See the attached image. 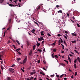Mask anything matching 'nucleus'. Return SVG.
<instances>
[{
    "mask_svg": "<svg viewBox=\"0 0 80 80\" xmlns=\"http://www.w3.org/2000/svg\"><path fill=\"white\" fill-rule=\"evenodd\" d=\"M9 70L11 73H13V72L15 71V70L14 69H12V68H10L9 69Z\"/></svg>",
    "mask_w": 80,
    "mask_h": 80,
    "instance_id": "1",
    "label": "nucleus"
},
{
    "mask_svg": "<svg viewBox=\"0 0 80 80\" xmlns=\"http://www.w3.org/2000/svg\"><path fill=\"white\" fill-rule=\"evenodd\" d=\"M27 57L26 56L25 58L24 59V60L23 61V63L24 64V63H25L27 62Z\"/></svg>",
    "mask_w": 80,
    "mask_h": 80,
    "instance_id": "2",
    "label": "nucleus"
},
{
    "mask_svg": "<svg viewBox=\"0 0 80 80\" xmlns=\"http://www.w3.org/2000/svg\"><path fill=\"white\" fill-rule=\"evenodd\" d=\"M40 7L39 6L37 8L36 11H38V10H40Z\"/></svg>",
    "mask_w": 80,
    "mask_h": 80,
    "instance_id": "3",
    "label": "nucleus"
},
{
    "mask_svg": "<svg viewBox=\"0 0 80 80\" xmlns=\"http://www.w3.org/2000/svg\"><path fill=\"white\" fill-rule=\"evenodd\" d=\"M16 60H17V61H20V60H21V58H16Z\"/></svg>",
    "mask_w": 80,
    "mask_h": 80,
    "instance_id": "4",
    "label": "nucleus"
},
{
    "mask_svg": "<svg viewBox=\"0 0 80 80\" xmlns=\"http://www.w3.org/2000/svg\"><path fill=\"white\" fill-rule=\"evenodd\" d=\"M71 42L72 43H75L77 42V41L76 40L71 41Z\"/></svg>",
    "mask_w": 80,
    "mask_h": 80,
    "instance_id": "5",
    "label": "nucleus"
},
{
    "mask_svg": "<svg viewBox=\"0 0 80 80\" xmlns=\"http://www.w3.org/2000/svg\"><path fill=\"white\" fill-rule=\"evenodd\" d=\"M72 36H75V37L77 36L76 33H72Z\"/></svg>",
    "mask_w": 80,
    "mask_h": 80,
    "instance_id": "6",
    "label": "nucleus"
},
{
    "mask_svg": "<svg viewBox=\"0 0 80 80\" xmlns=\"http://www.w3.org/2000/svg\"><path fill=\"white\" fill-rule=\"evenodd\" d=\"M37 47H38L39 46H40V43H38V42H37V44H36Z\"/></svg>",
    "mask_w": 80,
    "mask_h": 80,
    "instance_id": "7",
    "label": "nucleus"
},
{
    "mask_svg": "<svg viewBox=\"0 0 80 80\" xmlns=\"http://www.w3.org/2000/svg\"><path fill=\"white\" fill-rule=\"evenodd\" d=\"M77 60H78V62H79V63H80V57H78L77 58Z\"/></svg>",
    "mask_w": 80,
    "mask_h": 80,
    "instance_id": "8",
    "label": "nucleus"
},
{
    "mask_svg": "<svg viewBox=\"0 0 80 80\" xmlns=\"http://www.w3.org/2000/svg\"><path fill=\"white\" fill-rule=\"evenodd\" d=\"M37 50L38 52H42V48H41L40 49H38Z\"/></svg>",
    "mask_w": 80,
    "mask_h": 80,
    "instance_id": "9",
    "label": "nucleus"
},
{
    "mask_svg": "<svg viewBox=\"0 0 80 80\" xmlns=\"http://www.w3.org/2000/svg\"><path fill=\"white\" fill-rule=\"evenodd\" d=\"M68 60L69 62H70V63H71V59H70V58L69 56H68Z\"/></svg>",
    "mask_w": 80,
    "mask_h": 80,
    "instance_id": "10",
    "label": "nucleus"
},
{
    "mask_svg": "<svg viewBox=\"0 0 80 80\" xmlns=\"http://www.w3.org/2000/svg\"><path fill=\"white\" fill-rule=\"evenodd\" d=\"M8 5L10 6V7H15V5L12 4H9Z\"/></svg>",
    "mask_w": 80,
    "mask_h": 80,
    "instance_id": "11",
    "label": "nucleus"
},
{
    "mask_svg": "<svg viewBox=\"0 0 80 80\" xmlns=\"http://www.w3.org/2000/svg\"><path fill=\"white\" fill-rule=\"evenodd\" d=\"M34 22L35 24L38 25V27H39V25H38V23L37 22H36L34 21Z\"/></svg>",
    "mask_w": 80,
    "mask_h": 80,
    "instance_id": "12",
    "label": "nucleus"
},
{
    "mask_svg": "<svg viewBox=\"0 0 80 80\" xmlns=\"http://www.w3.org/2000/svg\"><path fill=\"white\" fill-rule=\"evenodd\" d=\"M74 52L76 53H78V55H79V53H78V52L76 50H74Z\"/></svg>",
    "mask_w": 80,
    "mask_h": 80,
    "instance_id": "13",
    "label": "nucleus"
},
{
    "mask_svg": "<svg viewBox=\"0 0 80 80\" xmlns=\"http://www.w3.org/2000/svg\"><path fill=\"white\" fill-rule=\"evenodd\" d=\"M58 13H62V11L60 10L58 11Z\"/></svg>",
    "mask_w": 80,
    "mask_h": 80,
    "instance_id": "14",
    "label": "nucleus"
},
{
    "mask_svg": "<svg viewBox=\"0 0 80 80\" xmlns=\"http://www.w3.org/2000/svg\"><path fill=\"white\" fill-rule=\"evenodd\" d=\"M32 73L33 74H35L36 73V72H35V70H33V72H32Z\"/></svg>",
    "mask_w": 80,
    "mask_h": 80,
    "instance_id": "15",
    "label": "nucleus"
},
{
    "mask_svg": "<svg viewBox=\"0 0 80 80\" xmlns=\"http://www.w3.org/2000/svg\"><path fill=\"white\" fill-rule=\"evenodd\" d=\"M41 35H44V34H43V31H42L41 32Z\"/></svg>",
    "mask_w": 80,
    "mask_h": 80,
    "instance_id": "16",
    "label": "nucleus"
},
{
    "mask_svg": "<svg viewBox=\"0 0 80 80\" xmlns=\"http://www.w3.org/2000/svg\"><path fill=\"white\" fill-rule=\"evenodd\" d=\"M51 56L52 58H55V57H54V53H53V54H52L51 55Z\"/></svg>",
    "mask_w": 80,
    "mask_h": 80,
    "instance_id": "17",
    "label": "nucleus"
},
{
    "mask_svg": "<svg viewBox=\"0 0 80 80\" xmlns=\"http://www.w3.org/2000/svg\"><path fill=\"white\" fill-rule=\"evenodd\" d=\"M32 50H31L30 52L29 53V55L31 56V55H32Z\"/></svg>",
    "mask_w": 80,
    "mask_h": 80,
    "instance_id": "18",
    "label": "nucleus"
},
{
    "mask_svg": "<svg viewBox=\"0 0 80 80\" xmlns=\"http://www.w3.org/2000/svg\"><path fill=\"white\" fill-rule=\"evenodd\" d=\"M4 0H0V3H2L3 2Z\"/></svg>",
    "mask_w": 80,
    "mask_h": 80,
    "instance_id": "19",
    "label": "nucleus"
},
{
    "mask_svg": "<svg viewBox=\"0 0 80 80\" xmlns=\"http://www.w3.org/2000/svg\"><path fill=\"white\" fill-rule=\"evenodd\" d=\"M16 42L18 43V45H20V43H19V41L18 40H16Z\"/></svg>",
    "mask_w": 80,
    "mask_h": 80,
    "instance_id": "20",
    "label": "nucleus"
},
{
    "mask_svg": "<svg viewBox=\"0 0 80 80\" xmlns=\"http://www.w3.org/2000/svg\"><path fill=\"white\" fill-rule=\"evenodd\" d=\"M20 48H18V49H17L16 50V52H18V51H20Z\"/></svg>",
    "mask_w": 80,
    "mask_h": 80,
    "instance_id": "21",
    "label": "nucleus"
},
{
    "mask_svg": "<svg viewBox=\"0 0 80 80\" xmlns=\"http://www.w3.org/2000/svg\"><path fill=\"white\" fill-rule=\"evenodd\" d=\"M58 43H59L58 45H60V44H61V42H60V40H59V41L58 42Z\"/></svg>",
    "mask_w": 80,
    "mask_h": 80,
    "instance_id": "22",
    "label": "nucleus"
},
{
    "mask_svg": "<svg viewBox=\"0 0 80 80\" xmlns=\"http://www.w3.org/2000/svg\"><path fill=\"white\" fill-rule=\"evenodd\" d=\"M63 43H64V44H65V45H66L67 47V43H66V42H65V41H63Z\"/></svg>",
    "mask_w": 80,
    "mask_h": 80,
    "instance_id": "23",
    "label": "nucleus"
},
{
    "mask_svg": "<svg viewBox=\"0 0 80 80\" xmlns=\"http://www.w3.org/2000/svg\"><path fill=\"white\" fill-rule=\"evenodd\" d=\"M12 46L13 47L14 49L15 50V49H16V47H15V45L13 44H12Z\"/></svg>",
    "mask_w": 80,
    "mask_h": 80,
    "instance_id": "24",
    "label": "nucleus"
},
{
    "mask_svg": "<svg viewBox=\"0 0 80 80\" xmlns=\"http://www.w3.org/2000/svg\"><path fill=\"white\" fill-rule=\"evenodd\" d=\"M40 74H41V75H45V73H44L42 72H40Z\"/></svg>",
    "mask_w": 80,
    "mask_h": 80,
    "instance_id": "25",
    "label": "nucleus"
},
{
    "mask_svg": "<svg viewBox=\"0 0 80 80\" xmlns=\"http://www.w3.org/2000/svg\"><path fill=\"white\" fill-rule=\"evenodd\" d=\"M75 3V1L74 0L72 2V4H73V3Z\"/></svg>",
    "mask_w": 80,
    "mask_h": 80,
    "instance_id": "26",
    "label": "nucleus"
},
{
    "mask_svg": "<svg viewBox=\"0 0 80 80\" xmlns=\"http://www.w3.org/2000/svg\"><path fill=\"white\" fill-rule=\"evenodd\" d=\"M40 38L41 39V40H44V38H43V37H40Z\"/></svg>",
    "mask_w": 80,
    "mask_h": 80,
    "instance_id": "27",
    "label": "nucleus"
},
{
    "mask_svg": "<svg viewBox=\"0 0 80 80\" xmlns=\"http://www.w3.org/2000/svg\"><path fill=\"white\" fill-rule=\"evenodd\" d=\"M54 57H55V58H58V57L57 55H55Z\"/></svg>",
    "mask_w": 80,
    "mask_h": 80,
    "instance_id": "28",
    "label": "nucleus"
},
{
    "mask_svg": "<svg viewBox=\"0 0 80 80\" xmlns=\"http://www.w3.org/2000/svg\"><path fill=\"white\" fill-rule=\"evenodd\" d=\"M29 42H28V41L27 42V46H29Z\"/></svg>",
    "mask_w": 80,
    "mask_h": 80,
    "instance_id": "29",
    "label": "nucleus"
},
{
    "mask_svg": "<svg viewBox=\"0 0 80 80\" xmlns=\"http://www.w3.org/2000/svg\"><path fill=\"white\" fill-rule=\"evenodd\" d=\"M77 59H76L74 61V63H77Z\"/></svg>",
    "mask_w": 80,
    "mask_h": 80,
    "instance_id": "30",
    "label": "nucleus"
},
{
    "mask_svg": "<svg viewBox=\"0 0 80 80\" xmlns=\"http://www.w3.org/2000/svg\"><path fill=\"white\" fill-rule=\"evenodd\" d=\"M75 68H77V65L76 64H74Z\"/></svg>",
    "mask_w": 80,
    "mask_h": 80,
    "instance_id": "31",
    "label": "nucleus"
},
{
    "mask_svg": "<svg viewBox=\"0 0 80 80\" xmlns=\"http://www.w3.org/2000/svg\"><path fill=\"white\" fill-rule=\"evenodd\" d=\"M64 62H66V63H67V64H68V61L66 60H64Z\"/></svg>",
    "mask_w": 80,
    "mask_h": 80,
    "instance_id": "32",
    "label": "nucleus"
},
{
    "mask_svg": "<svg viewBox=\"0 0 80 80\" xmlns=\"http://www.w3.org/2000/svg\"><path fill=\"white\" fill-rule=\"evenodd\" d=\"M36 46L35 45H34L33 46V50H35V48Z\"/></svg>",
    "mask_w": 80,
    "mask_h": 80,
    "instance_id": "33",
    "label": "nucleus"
},
{
    "mask_svg": "<svg viewBox=\"0 0 80 80\" xmlns=\"http://www.w3.org/2000/svg\"><path fill=\"white\" fill-rule=\"evenodd\" d=\"M38 63H40V60H38Z\"/></svg>",
    "mask_w": 80,
    "mask_h": 80,
    "instance_id": "34",
    "label": "nucleus"
},
{
    "mask_svg": "<svg viewBox=\"0 0 80 80\" xmlns=\"http://www.w3.org/2000/svg\"><path fill=\"white\" fill-rule=\"evenodd\" d=\"M8 22L9 23H11V19H9Z\"/></svg>",
    "mask_w": 80,
    "mask_h": 80,
    "instance_id": "35",
    "label": "nucleus"
},
{
    "mask_svg": "<svg viewBox=\"0 0 80 80\" xmlns=\"http://www.w3.org/2000/svg\"><path fill=\"white\" fill-rule=\"evenodd\" d=\"M77 27H80V25L78 23L77 24Z\"/></svg>",
    "mask_w": 80,
    "mask_h": 80,
    "instance_id": "36",
    "label": "nucleus"
},
{
    "mask_svg": "<svg viewBox=\"0 0 80 80\" xmlns=\"http://www.w3.org/2000/svg\"><path fill=\"white\" fill-rule=\"evenodd\" d=\"M15 66V64H13L11 67H13Z\"/></svg>",
    "mask_w": 80,
    "mask_h": 80,
    "instance_id": "37",
    "label": "nucleus"
},
{
    "mask_svg": "<svg viewBox=\"0 0 80 80\" xmlns=\"http://www.w3.org/2000/svg\"><path fill=\"white\" fill-rule=\"evenodd\" d=\"M31 69V68L30 67H29L28 68V70H30V69Z\"/></svg>",
    "mask_w": 80,
    "mask_h": 80,
    "instance_id": "38",
    "label": "nucleus"
},
{
    "mask_svg": "<svg viewBox=\"0 0 80 80\" xmlns=\"http://www.w3.org/2000/svg\"><path fill=\"white\" fill-rule=\"evenodd\" d=\"M64 74H62V75L60 76V78H62V77H63V75H64Z\"/></svg>",
    "mask_w": 80,
    "mask_h": 80,
    "instance_id": "39",
    "label": "nucleus"
},
{
    "mask_svg": "<svg viewBox=\"0 0 80 80\" xmlns=\"http://www.w3.org/2000/svg\"><path fill=\"white\" fill-rule=\"evenodd\" d=\"M60 40H61V42L62 43H63V40H62V38H60Z\"/></svg>",
    "mask_w": 80,
    "mask_h": 80,
    "instance_id": "40",
    "label": "nucleus"
},
{
    "mask_svg": "<svg viewBox=\"0 0 80 80\" xmlns=\"http://www.w3.org/2000/svg\"><path fill=\"white\" fill-rule=\"evenodd\" d=\"M21 70H22V72H25V70L23 69H22V68H21Z\"/></svg>",
    "mask_w": 80,
    "mask_h": 80,
    "instance_id": "41",
    "label": "nucleus"
},
{
    "mask_svg": "<svg viewBox=\"0 0 80 80\" xmlns=\"http://www.w3.org/2000/svg\"><path fill=\"white\" fill-rule=\"evenodd\" d=\"M61 36H62V35H60V34H58L57 36L58 37H61Z\"/></svg>",
    "mask_w": 80,
    "mask_h": 80,
    "instance_id": "42",
    "label": "nucleus"
},
{
    "mask_svg": "<svg viewBox=\"0 0 80 80\" xmlns=\"http://www.w3.org/2000/svg\"><path fill=\"white\" fill-rule=\"evenodd\" d=\"M78 74H77V72H75V76H77Z\"/></svg>",
    "mask_w": 80,
    "mask_h": 80,
    "instance_id": "43",
    "label": "nucleus"
},
{
    "mask_svg": "<svg viewBox=\"0 0 80 80\" xmlns=\"http://www.w3.org/2000/svg\"><path fill=\"white\" fill-rule=\"evenodd\" d=\"M4 68H3V66H1V70H3Z\"/></svg>",
    "mask_w": 80,
    "mask_h": 80,
    "instance_id": "44",
    "label": "nucleus"
},
{
    "mask_svg": "<svg viewBox=\"0 0 80 80\" xmlns=\"http://www.w3.org/2000/svg\"><path fill=\"white\" fill-rule=\"evenodd\" d=\"M42 69H43V70H45V71H47V69H45V68H42Z\"/></svg>",
    "mask_w": 80,
    "mask_h": 80,
    "instance_id": "45",
    "label": "nucleus"
},
{
    "mask_svg": "<svg viewBox=\"0 0 80 80\" xmlns=\"http://www.w3.org/2000/svg\"><path fill=\"white\" fill-rule=\"evenodd\" d=\"M48 36H50V37H51V35H50L49 33H48Z\"/></svg>",
    "mask_w": 80,
    "mask_h": 80,
    "instance_id": "46",
    "label": "nucleus"
},
{
    "mask_svg": "<svg viewBox=\"0 0 80 80\" xmlns=\"http://www.w3.org/2000/svg\"><path fill=\"white\" fill-rule=\"evenodd\" d=\"M38 39L39 41H41V39L40 38H38Z\"/></svg>",
    "mask_w": 80,
    "mask_h": 80,
    "instance_id": "47",
    "label": "nucleus"
},
{
    "mask_svg": "<svg viewBox=\"0 0 80 80\" xmlns=\"http://www.w3.org/2000/svg\"><path fill=\"white\" fill-rule=\"evenodd\" d=\"M53 52H56V49H53Z\"/></svg>",
    "mask_w": 80,
    "mask_h": 80,
    "instance_id": "48",
    "label": "nucleus"
},
{
    "mask_svg": "<svg viewBox=\"0 0 80 80\" xmlns=\"http://www.w3.org/2000/svg\"><path fill=\"white\" fill-rule=\"evenodd\" d=\"M55 45V43H53L52 44V45L53 46V45Z\"/></svg>",
    "mask_w": 80,
    "mask_h": 80,
    "instance_id": "49",
    "label": "nucleus"
},
{
    "mask_svg": "<svg viewBox=\"0 0 80 80\" xmlns=\"http://www.w3.org/2000/svg\"><path fill=\"white\" fill-rule=\"evenodd\" d=\"M59 7L60 6L58 5H57L56 6V7H57V8H58V7Z\"/></svg>",
    "mask_w": 80,
    "mask_h": 80,
    "instance_id": "50",
    "label": "nucleus"
},
{
    "mask_svg": "<svg viewBox=\"0 0 80 80\" xmlns=\"http://www.w3.org/2000/svg\"><path fill=\"white\" fill-rule=\"evenodd\" d=\"M44 42H45V41H43L42 42V45H43V43H44Z\"/></svg>",
    "mask_w": 80,
    "mask_h": 80,
    "instance_id": "51",
    "label": "nucleus"
},
{
    "mask_svg": "<svg viewBox=\"0 0 80 80\" xmlns=\"http://www.w3.org/2000/svg\"><path fill=\"white\" fill-rule=\"evenodd\" d=\"M64 32L65 33H67V34L68 33V32H67V31H65Z\"/></svg>",
    "mask_w": 80,
    "mask_h": 80,
    "instance_id": "52",
    "label": "nucleus"
},
{
    "mask_svg": "<svg viewBox=\"0 0 80 80\" xmlns=\"http://www.w3.org/2000/svg\"><path fill=\"white\" fill-rule=\"evenodd\" d=\"M61 65H63V66H65L66 65L65 64L63 63L61 64Z\"/></svg>",
    "mask_w": 80,
    "mask_h": 80,
    "instance_id": "53",
    "label": "nucleus"
},
{
    "mask_svg": "<svg viewBox=\"0 0 80 80\" xmlns=\"http://www.w3.org/2000/svg\"><path fill=\"white\" fill-rule=\"evenodd\" d=\"M64 38H66V39H67V37L66 36H64Z\"/></svg>",
    "mask_w": 80,
    "mask_h": 80,
    "instance_id": "54",
    "label": "nucleus"
},
{
    "mask_svg": "<svg viewBox=\"0 0 80 80\" xmlns=\"http://www.w3.org/2000/svg\"><path fill=\"white\" fill-rule=\"evenodd\" d=\"M33 73H32V72H31L30 73V75H33Z\"/></svg>",
    "mask_w": 80,
    "mask_h": 80,
    "instance_id": "55",
    "label": "nucleus"
},
{
    "mask_svg": "<svg viewBox=\"0 0 80 80\" xmlns=\"http://www.w3.org/2000/svg\"><path fill=\"white\" fill-rule=\"evenodd\" d=\"M67 15L68 17H69L70 16V15H69V14L67 13Z\"/></svg>",
    "mask_w": 80,
    "mask_h": 80,
    "instance_id": "56",
    "label": "nucleus"
},
{
    "mask_svg": "<svg viewBox=\"0 0 80 80\" xmlns=\"http://www.w3.org/2000/svg\"><path fill=\"white\" fill-rule=\"evenodd\" d=\"M9 43H10V41H9L8 42V44H9Z\"/></svg>",
    "mask_w": 80,
    "mask_h": 80,
    "instance_id": "57",
    "label": "nucleus"
},
{
    "mask_svg": "<svg viewBox=\"0 0 80 80\" xmlns=\"http://www.w3.org/2000/svg\"><path fill=\"white\" fill-rule=\"evenodd\" d=\"M70 53L72 54V55H74V53L72 52H70Z\"/></svg>",
    "mask_w": 80,
    "mask_h": 80,
    "instance_id": "58",
    "label": "nucleus"
},
{
    "mask_svg": "<svg viewBox=\"0 0 80 80\" xmlns=\"http://www.w3.org/2000/svg\"><path fill=\"white\" fill-rule=\"evenodd\" d=\"M32 32H35V29H32Z\"/></svg>",
    "mask_w": 80,
    "mask_h": 80,
    "instance_id": "59",
    "label": "nucleus"
},
{
    "mask_svg": "<svg viewBox=\"0 0 80 80\" xmlns=\"http://www.w3.org/2000/svg\"><path fill=\"white\" fill-rule=\"evenodd\" d=\"M71 78H73V75H72V76H71Z\"/></svg>",
    "mask_w": 80,
    "mask_h": 80,
    "instance_id": "60",
    "label": "nucleus"
},
{
    "mask_svg": "<svg viewBox=\"0 0 80 80\" xmlns=\"http://www.w3.org/2000/svg\"><path fill=\"white\" fill-rule=\"evenodd\" d=\"M17 52H18V53L19 54V55H21V53L20 52H19L18 51H17Z\"/></svg>",
    "mask_w": 80,
    "mask_h": 80,
    "instance_id": "61",
    "label": "nucleus"
},
{
    "mask_svg": "<svg viewBox=\"0 0 80 80\" xmlns=\"http://www.w3.org/2000/svg\"><path fill=\"white\" fill-rule=\"evenodd\" d=\"M31 80H33V77H31Z\"/></svg>",
    "mask_w": 80,
    "mask_h": 80,
    "instance_id": "62",
    "label": "nucleus"
},
{
    "mask_svg": "<svg viewBox=\"0 0 80 80\" xmlns=\"http://www.w3.org/2000/svg\"><path fill=\"white\" fill-rule=\"evenodd\" d=\"M56 77H60V76H59V75H56Z\"/></svg>",
    "mask_w": 80,
    "mask_h": 80,
    "instance_id": "63",
    "label": "nucleus"
},
{
    "mask_svg": "<svg viewBox=\"0 0 80 80\" xmlns=\"http://www.w3.org/2000/svg\"><path fill=\"white\" fill-rule=\"evenodd\" d=\"M43 62L44 63V64H45L46 63V62H45V60H44L43 61Z\"/></svg>",
    "mask_w": 80,
    "mask_h": 80,
    "instance_id": "64",
    "label": "nucleus"
}]
</instances>
